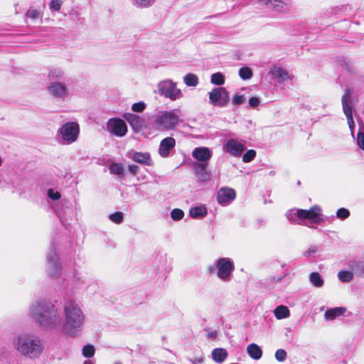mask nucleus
Masks as SVG:
<instances>
[{"instance_id": "46", "label": "nucleus", "mask_w": 364, "mask_h": 364, "mask_svg": "<svg viewBox=\"0 0 364 364\" xmlns=\"http://www.w3.org/2000/svg\"><path fill=\"white\" fill-rule=\"evenodd\" d=\"M353 269L359 274H364V261L356 262Z\"/></svg>"}, {"instance_id": "6", "label": "nucleus", "mask_w": 364, "mask_h": 364, "mask_svg": "<svg viewBox=\"0 0 364 364\" xmlns=\"http://www.w3.org/2000/svg\"><path fill=\"white\" fill-rule=\"evenodd\" d=\"M218 277L225 282L230 280V276L235 269L233 262L228 257H221L216 261Z\"/></svg>"}, {"instance_id": "38", "label": "nucleus", "mask_w": 364, "mask_h": 364, "mask_svg": "<svg viewBox=\"0 0 364 364\" xmlns=\"http://www.w3.org/2000/svg\"><path fill=\"white\" fill-rule=\"evenodd\" d=\"M123 213L119 211L115 212L109 215V220L116 224H120L123 221Z\"/></svg>"}, {"instance_id": "13", "label": "nucleus", "mask_w": 364, "mask_h": 364, "mask_svg": "<svg viewBox=\"0 0 364 364\" xmlns=\"http://www.w3.org/2000/svg\"><path fill=\"white\" fill-rule=\"evenodd\" d=\"M351 92L350 90L348 89L346 90L345 94L343 95L342 97V105H343V110L346 116L348 126L353 132V129L355 126L353 115H352V109H351Z\"/></svg>"}, {"instance_id": "52", "label": "nucleus", "mask_w": 364, "mask_h": 364, "mask_svg": "<svg viewBox=\"0 0 364 364\" xmlns=\"http://www.w3.org/2000/svg\"><path fill=\"white\" fill-rule=\"evenodd\" d=\"M208 272L210 274H213L215 272H217L216 264L215 265H211V266L208 267Z\"/></svg>"}, {"instance_id": "1", "label": "nucleus", "mask_w": 364, "mask_h": 364, "mask_svg": "<svg viewBox=\"0 0 364 364\" xmlns=\"http://www.w3.org/2000/svg\"><path fill=\"white\" fill-rule=\"evenodd\" d=\"M28 314L41 328L60 331L70 338L80 336L85 323L82 305L73 300H68L63 305V322L58 308L46 299L33 301L28 308Z\"/></svg>"}, {"instance_id": "44", "label": "nucleus", "mask_w": 364, "mask_h": 364, "mask_svg": "<svg viewBox=\"0 0 364 364\" xmlns=\"http://www.w3.org/2000/svg\"><path fill=\"white\" fill-rule=\"evenodd\" d=\"M146 108V104L144 102L134 103L132 106V111L135 112H142Z\"/></svg>"}, {"instance_id": "4", "label": "nucleus", "mask_w": 364, "mask_h": 364, "mask_svg": "<svg viewBox=\"0 0 364 364\" xmlns=\"http://www.w3.org/2000/svg\"><path fill=\"white\" fill-rule=\"evenodd\" d=\"M80 126L75 122H69L63 124L57 131L58 141L65 145L75 142L79 136Z\"/></svg>"}, {"instance_id": "18", "label": "nucleus", "mask_w": 364, "mask_h": 364, "mask_svg": "<svg viewBox=\"0 0 364 364\" xmlns=\"http://www.w3.org/2000/svg\"><path fill=\"white\" fill-rule=\"evenodd\" d=\"M128 156L135 162L141 164L142 165H152L151 156L147 152H129Z\"/></svg>"}, {"instance_id": "21", "label": "nucleus", "mask_w": 364, "mask_h": 364, "mask_svg": "<svg viewBox=\"0 0 364 364\" xmlns=\"http://www.w3.org/2000/svg\"><path fill=\"white\" fill-rule=\"evenodd\" d=\"M207 164L198 163L196 165L195 173L199 181L205 182L210 179V172L206 169Z\"/></svg>"}, {"instance_id": "8", "label": "nucleus", "mask_w": 364, "mask_h": 364, "mask_svg": "<svg viewBox=\"0 0 364 364\" xmlns=\"http://www.w3.org/2000/svg\"><path fill=\"white\" fill-rule=\"evenodd\" d=\"M48 92L54 97L64 100L70 95V90L68 85L60 81L51 82L48 85Z\"/></svg>"}, {"instance_id": "33", "label": "nucleus", "mask_w": 364, "mask_h": 364, "mask_svg": "<svg viewBox=\"0 0 364 364\" xmlns=\"http://www.w3.org/2000/svg\"><path fill=\"white\" fill-rule=\"evenodd\" d=\"M95 353V348L94 346L91 344H87L83 346L82 349V354L85 358H92L94 356Z\"/></svg>"}, {"instance_id": "31", "label": "nucleus", "mask_w": 364, "mask_h": 364, "mask_svg": "<svg viewBox=\"0 0 364 364\" xmlns=\"http://www.w3.org/2000/svg\"><path fill=\"white\" fill-rule=\"evenodd\" d=\"M124 118L129 123L132 127H138L140 126L141 119L140 118L132 113H127L124 115Z\"/></svg>"}, {"instance_id": "35", "label": "nucleus", "mask_w": 364, "mask_h": 364, "mask_svg": "<svg viewBox=\"0 0 364 364\" xmlns=\"http://www.w3.org/2000/svg\"><path fill=\"white\" fill-rule=\"evenodd\" d=\"M26 16L27 18L33 20L38 19L42 17V14L33 7H30L26 11Z\"/></svg>"}, {"instance_id": "36", "label": "nucleus", "mask_w": 364, "mask_h": 364, "mask_svg": "<svg viewBox=\"0 0 364 364\" xmlns=\"http://www.w3.org/2000/svg\"><path fill=\"white\" fill-rule=\"evenodd\" d=\"M211 82L216 85H222L225 82L224 76L220 73H216L211 75Z\"/></svg>"}, {"instance_id": "17", "label": "nucleus", "mask_w": 364, "mask_h": 364, "mask_svg": "<svg viewBox=\"0 0 364 364\" xmlns=\"http://www.w3.org/2000/svg\"><path fill=\"white\" fill-rule=\"evenodd\" d=\"M211 150L205 146H200L195 148L192 151V156L193 159L199 161V163H205L208 164V161L212 157Z\"/></svg>"}, {"instance_id": "37", "label": "nucleus", "mask_w": 364, "mask_h": 364, "mask_svg": "<svg viewBox=\"0 0 364 364\" xmlns=\"http://www.w3.org/2000/svg\"><path fill=\"white\" fill-rule=\"evenodd\" d=\"M155 0H132V4L138 7L146 8L154 4Z\"/></svg>"}, {"instance_id": "22", "label": "nucleus", "mask_w": 364, "mask_h": 364, "mask_svg": "<svg viewBox=\"0 0 364 364\" xmlns=\"http://www.w3.org/2000/svg\"><path fill=\"white\" fill-rule=\"evenodd\" d=\"M346 311V308L343 306L328 309L324 314V319L326 321H333L336 318L343 316Z\"/></svg>"}, {"instance_id": "24", "label": "nucleus", "mask_w": 364, "mask_h": 364, "mask_svg": "<svg viewBox=\"0 0 364 364\" xmlns=\"http://www.w3.org/2000/svg\"><path fill=\"white\" fill-rule=\"evenodd\" d=\"M247 353L253 360H259L262 356L261 348L255 343H251L247 346Z\"/></svg>"}, {"instance_id": "11", "label": "nucleus", "mask_w": 364, "mask_h": 364, "mask_svg": "<svg viewBox=\"0 0 364 364\" xmlns=\"http://www.w3.org/2000/svg\"><path fill=\"white\" fill-rule=\"evenodd\" d=\"M245 143L236 139H228L223 146L224 151L235 157L240 156L245 151Z\"/></svg>"}, {"instance_id": "20", "label": "nucleus", "mask_w": 364, "mask_h": 364, "mask_svg": "<svg viewBox=\"0 0 364 364\" xmlns=\"http://www.w3.org/2000/svg\"><path fill=\"white\" fill-rule=\"evenodd\" d=\"M269 73L277 79L280 82L291 80V76L284 69L280 67H273Z\"/></svg>"}, {"instance_id": "39", "label": "nucleus", "mask_w": 364, "mask_h": 364, "mask_svg": "<svg viewBox=\"0 0 364 364\" xmlns=\"http://www.w3.org/2000/svg\"><path fill=\"white\" fill-rule=\"evenodd\" d=\"M184 216V212L179 208H174L171 211V218L175 220L178 221Z\"/></svg>"}, {"instance_id": "23", "label": "nucleus", "mask_w": 364, "mask_h": 364, "mask_svg": "<svg viewBox=\"0 0 364 364\" xmlns=\"http://www.w3.org/2000/svg\"><path fill=\"white\" fill-rule=\"evenodd\" d=\"M208 210L204 205L193 207L189 210L190 216L193 219H200L205 217Z\"/></svg>"}, {"instance_id": "30", "label": "nucleus", "mask_w": 364, "mask_h": 364, "mask_svg": "<svg viewBox=\"0 0 364 364\" xmlns=\"http://www.w3.org/2000/svg\"><path fill=\"white\" fill-rule=\"evenodd\" d=\"M309 280L315 287L320 288L323 285V279L318 272H312L309 276Z\"/></svg>"}, {"instance_id": "41", "label": "nucleus", "mask_w": 364, "mask_h": 364, "mask_svg": "<svg viewBox=\"0 0 364 364\" xmlns=\"http://www.w3.org/2000/svg\"><path fill=\"white\" fill-rule=\"evenodd\" d=\"M350 215L348 210L344 208H339L336 212V217L341 220H345Z\"/></svg>"}, {"instance_id": "12", "label": "nucleus", "mask_w": 364, "mask_h": 364, "mask_svg": "<svg viewBox=\"0 0 364 364\" xmlns=\"http://www.w3.org/2000/svg\"><path fill=\"white\" fill-rule=\"evenodd\" d=\"M302 220L305 223L309 220L315 224H319L323 221L321 208L319 205H314L309 210L301 209Z\"/></svg>"}, {"instance_id": "49", "label": "nucleus", "mask_w": 364, "mask_h": 364, "mask_svg": "<svg viewBox=\"0 0 364 364\" xmlns=\"http://www.w3.org/2000/svg\"><path fill=\"white\" fill-rule=\"evenodd\" d=\"M259 100L256 97H252L249 100V105L251 107H256L259 105Z\"/></svg>"}, {"instance_id": "29", "label": "nucleus", "mask_w": 364, "mask_h": 364, "mask_svg": "<svg viewBox=\"0 0 364 364\" xmlns=\"http://www.w3.org/2000/svg\"><path fill=\"white\" fill-rule=\"evenodd\" d=\"M109 171L120 178L124 177V167L121 163H112L109 166Z\"/></svg>"}, {"instance_id": "25", "label": "nucleus", "mask_w": 364, "mask_h": 364, "mask_svg": "<svg viewBox=\"0 0 364 364\" xmlns=\"http://www.w3.org/2000/svg\"><path fill=\"white\" fill-rule=\"evenodd\" d=\"M212 358L215 363H221L228 357V352L224 348H215L212 351Z\"/></svg>"}, {"instance_id": "2", "label": "nucleus", "mask_w": 364, "mask_h": 364, "mask_svg": "<svg viewBox=\"0 0 364 364\" xmlns=\"http://www.w3.org/2000/svg\"><path fill=\"white\" fill-rule=\"evenodd\" d=\"M11 343L18 354L30 359L40 358L45 350L43 341L31 332H22L16 335Z\"/></svg>"}, {"instance_id": "48", "label": "nucleus", "mask_w": 364, "mask_h": 364, "mask_svg": "<svg viewBox=\"0 0 364 364\" xmlns=\"http://www.w3.org/2000/svg\"><path fill=\"white\" fill-rule=\"evenodd\" d=\"M48 196L53 200H57L60 198L61 195L58 191H54L53 189L50 188L48 191Z\"/></svg>"}, {"instance_id": "53", "label": "nucleus", "mask_w": 364, "mask_h": 364, "mask_svg": "<svg viewBox=\"0 0 364 364\" xmlns=\"http://www.w3.org/2000/svg\"><path fill=\"white\" fill-rule=\"evenodd\" d=\"M191 362L193 364H200V363H202L203 362V358H198L194 359L193 360H191Z\"/></svg>"}, {"instance_id": "32", "label": "nucleus", "mask_w": 364, "mask_h": 364, "mask_svg": "<svg viewBox=\"0 0 364 364\" xmlns=\"http://www.w3.org/2000/svg\"><path fill=\"white\" fill-rule=\"evenodd\" d=\"M353 273L350 271H340L338 277L342 282H350L353 279Z\"/></svg>"}, {"instance_id": "50", "label": "nucleus", "mask_w": 364, "mask_h": 364, "mask_svg": "<svg viewBox=\"0 0 364 364\" xmlns=\"http://www.w3.org/2000/svg\"><path fill=\"white\" fill-rule=\"evenodd\" d=\"M139 168V166L135 164H132L128 166L129 172H131L132 174H136L138 172Z\"/></svg>"}, {"instance_id": "10", "label": "nucleus", "mask_w": 364, "mask_h": 364, "mask_svg": "<svg viewBox=\"0 0 364 364\" xmlns=\"http://www.w3.org/2000/svg\"><path fill=\"white\" fill-rule=\"evenodd\" d=\"M47 272L51 278H58L61 273V266L54 250L50 251L47 257Z\"/></svg>"}, {"instance_id": "9", "label": "nucleus", "mask_w": 364, "mask_h": 364, "mask_svg": "<svg viewBox=\"0 0 364 364\" xmlns=\"http://www.w3.org/2000/svg\"><path fill=\"white\" fill-rule=\"evenodd\" d=\"M107 129L112 134L119 137L124 136L127 132L126 123L119 118L109 119L107 122Z\"/></svg>"}, {"instance_id": "40", "label": "nucleus", "mask_w": 364, "mask_h": 364, "mask_svg": "<svg viewBox=\"0 0 364 364\" xmlns=\"http://www.w3.org/2000/svg\"><path fill=\"white\" fill-rule=\"evenodd\" d=\"M256 156V151L253 149L247 151L242 156V161L245 163H249L252 161Z\"/></svg>"}, {"instance_id": "45", "label": "nucleus", "mask_w": 364, "mask_h": 364, "mask_svg": "<svg viewBox=\"0 0 364 364\" xmlns=\"http://www.w3.org/2000/svg\"><path fill=\"white\" fill-rule=\"evenodd\" d=\"M62 6L61 0H51L49 4L50 9L55 11H59Z\"/></svg>"}, {"instance_id": "3", "label": "nucleus", "mask_w": 364, "mask_h": 364, "mask_svg": "<svg viewBox=\"0 0 364 364\" xmlns=\"http://www.w3.org/2000/svg\"><path fill=\"white\" fill-rule=\"evenodd\" d=\"M178 109L161 110L153 115L151 126L158 132L174 130L182 122Z\"/></svg>"}, {"instance_id": "5", "label": "nucleus", "mask_w": 364, "mask_h": 364, "mask_svg": "<svg viewBox=\"0 0 364 364\" xmlns=\"http://www.w3.org/2000/svg\"><path fill=\"white\" fill-rule=\"evenodd\" d=\"M158 94L171 101H176L183 97L182 90L177 87V83L171 79H166L157 84Z\"/></svg>"}, {"instance_id": "7", "label": "nucleus", "mask_w": 364, "mask_h": 364, "mask_svg": "<svg viewBox=\"0 0 364 364\" xmlns=\"http://www.w3.org/2000/svg\"><path fill=\"white\" fill-rule=\"evenodd\" d=\"M209 102L214 107H224L230 102V95L228 91L224 87L214 88L209 92Z\"/></svg>"}, {"instance_id": "27", "label": "nucleus", "mask_w": 364, "mask_h": 364, "mask_svg": "<svg viewBox=\"0 0 364 364\" xmlns=\"http://www.w3.org/2000/svg\"><path fill=\"white\" fill-rule=\"evenodd\" d=\"M64 74L65 72L62 68H55L49 70L48 77L52 82L58 81L57 80L63 78Z\"/></svg>"}, {"instance_id": "42", "label": "nucleus", "mask_w": 364, "mask_h": 364, "mask_svg": "<svg viewBox=\"0 0 364 364\" xmlns=\"http://www.w3.org/2000/svg\"><path fill=\"white\" fill-rule=\"evenodd\" d=\"M287 356V352L284 349H278L275 352V358L279 362H283L286 360Z\"/></svg>"}, {"instance_id": "16", "label": "nucleus", "mask_w": 364, "mask_h": 364, "mask_svg": "<svg viewBox=\"0 0 364 364\" xmlns=\"http://www.w3.org/2000/svg\"><path fill=\"white\" fill-rule=\"evenodd\" d=\"M235 191L232 188H222L218 193V202L223 205H227L235 200Z\"/></svg>"}, {"instance_id": "55", "label": "nucleus", "mask_w": 364, "mask_h": 364, "mask_svg": "<svg viewBox=\"0 0 364 364\" xmlns=\"http://www.w3.org/2000/svg\"><path fill=\"white\" fill-rule=\"evenodd\" d=\"M115 364H122V363H116Z\"/></svg>"}, {"instance_id": "15", "label": "nucleus", "mask_w": 364, "mask_h": 364, "mask_svg": "<svg viewBox=\"0 0 364 364\" xmlns=\"http://www.w3.org/2000/svg\"><path fill=\"white\" fill-rule=\"evenodd\" d=\"M258 4L267 9L281 13L288 11V4L282 0H257Z\"/></svg>"}, {"instance_id": "54", "label": "nucleus", "mask_w": 364, "mask_h": 364, "mask_svg": "<svg viewBox=\"0 0 364 364\" xmlns=\"http://www.w3.org/2000/svg\"><path fill=\"white\" fill-rule=\"evenodd\" d=\"M83 364H95V363L92 360H86L84 361Z\"/></svg>"}, {"instance_id": "19", "label": "nucleus", "mask_w": 364, "mask_h": 364, "mask_svg": "<svg viewBox=\"0 0 364 364\" xmlns=\"http://www.w3.org/2000/svg\"><path fill=\"white\" fill-rule=\"evenodd\" d=\"M301 209L299 208H292L289 210L286 213V217L287 218L293 223H296L299 225H304L308 227H311L309 225L306 223H303L302 220V214H301Z\"/></svg>"}, {"instance_id": "14", "label": "nucleus", "mask_w": 364, "mask_h": 364, "mask_svg": "<svg viewBox=\"0 0 364 364\" xmlns=\"http://www.w3.org/2000/svg\"><path fill=\"white\" fill-rule=\"evenodd\" d=\"M176 142L172 136L164 138L159 144L158 152L161 157L167 158L170 156L171 151L174 149Z\"/></svg>"}, {"instance_id": "51", "label": "nucleus", "mask_w": 364, "mask_h": 364, "mask_svg": "<svg viewBox=\"0 0 364 364\" xmlns=\"http://www.w3.org/2000/svg\"><path fill=\"white\" fill-rule=\"evenodd\" d=\"M316 247H311L305 253V257H311L312 255H314L316 252Z\"/></svg>"}, {"instance_id": "43", "label": "nucleus", "mask_w": 364, "mask_h": 364, "mask_svg": "<svg viewBox=\"0 0 364 364\" xmlns=\"http://www.w3.org/2000/svg\"><path fill=\"white\" fill-rule=\"evenodd\" d=\"M246 100L244 95L236 94L233 96L232 102L235 105H240L243 104Z\"/></svg>"}, {"instance_id": "28", "label": "nucleus", "mask_w": 364, "mask_h": 364, "mask_svg": "<svg viewBox=\"0 0 364 364\" xmlns=\"http://www.w3.org/2000/svg\"><path fill=\"white\" fill-rule=\"evenodd\" d=\"M183 82L188 87H196L199 80L196 75L193 73H188L183 77Z\"/></svg>"}, {"instance_id": "34", "label": "nucleus", "mask_w": 364, "mask_h": 364, "mask_svg": "<svg viewBox=\"0 0 364 364\" xmlns=\"http://www.w3.org/2000/svg\"><path fill=\"white\" fill-rule=\"evenodd\" d=\"M239 76L242 80H250L252 77V71L248 67H242L239 70Z\"/></svg>"}, {"instance_id": "26", "label": "nucleus", "mask_w": 364, "mask_h": 364, "mask_svg": "<svg viewBox=\"0 0 364 364\" xmlns=\"http://www.w3.org/2000/svg\"><path fill=\"white\" fill-rule=\"evenodd\" d=\"M274 316L279 319H284L290 316V311L287 306L284 305L278 306L274 310Z\"/></svg>"}, {"instance_id": "47", "label": "nucleus", "mask_w": 364, "mask_h": 364, "mask_svg": "<svg viewBox=\"0 0 364 364\" xmlns=\"http://www.w3.org/2000/svg\"><path fill=\"white\" fill-rule=\"evenodd\" d=\"M357 144L360 149L364 150V132L359 131L357 135Z\"/></svg>"}]
</instances>
